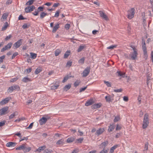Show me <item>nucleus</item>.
<instances>
[{
    "mask_svg": "<svg viewBox=\"0 0 153 153\" xmlns=\"http://www.w3.org/2000/svg\"><path fill=\"white\" fill-rule=\"evenodd\" d=\"M149 123V115L147 114H145L144 117L143 123L142 125L143 128V129L146 128L148 126Z\"/></svg>",
    "mask_w": 153,
    "mask_h": 153,
    "instance_id": "f257e3e1",
    "label": "nucleus"
},
{
    "mask_svg": "<svg viewBox=\"0 0 153 153\" xmlns=\"http://www.w3.org/2000/svg\"><path fill=\"white\" fill-rule=\"evenodd\" d=\"M133 49V52L131 53V55H130V56H131V59L132 60H135L137 57L138 53L137 52V50L135 48L134 46H131V47Z\"/></svg>",
    "mask_w": 153,
    "mask_h": 153,
    "instance_id": "f03ea898",
    "label": "nucleus"
},
{
    "mask_svg": "<svg viewBox=\"0 0 153 153\" xmlns=\"http://www.w3.org/2000/svg\"><path fill=\"white\" fill-rule=\"evenodd\" d=\"M135 10V9L134 8H132L128 11L127 17L128 19H130L134 17Z\"/></svg>",
    "mask_w": 153,
    "mask_h": 153,
    "instance_id": "7ed1b4c3",
    "label": "nucleus"
},
{
    "mask_svg": "<svg viewBox=\"0 0 153 153\" xmlns=\"http://www.w3.org/2000/svg\"><path fill=\"white\" fill-rule=\"evenodd\" d=\"M22 39H20L17 41L16 43H15L13 46V47L14 48H17L21 46L22 43Z\"/></svg>",
    "mask_w": 153,
    "mask_h": 153,
    "instance_id": "20e7f679",
    "label": "nucleus"
},
{
    "mask_svg": "<svg viewBox=\"0 0 153 153\" xmlns=\"http://www.w3.org/2000/svg\"><path fill=\"white\" fill-rule=\"evenodd\" d=\"M90 70V67H87L83 71L82 73V76L83 77H86L89 74Z\"/></svg>",
    "mask_w": 153,
    "mask_h": 153,
    "instance_id": "39448f33",
    "label": "nucleus"
},
{
    "mask_svg": "<svg viewBox=\"0 0 153 153\" xmlns=\"http://www.w3.org/2000/svg\"><path fill=\"white\" fill-rule=\"evenodd\" d=\"M7 107H4L0 109V115H3L6 114L7 111L8 110Z\"/></svg>",
    "mask_w": 153,
    "mask_h": 153,
    "instance_id": "423d86ee",
    "label": "nucleus"
},
{
    "mask_svg": "<svg viewBox=\"0 0 153 153\" xmlns=\"http://www.w3.org/2000/svg\"><path fill=\"white\" fill-rule=\"evenodd\" d=\"M99 12L101 17L106 21L108 20L109 19L105 13L102 11H100Z\"/></svg>",
    "mask_w": 153,
    "mask_h": 153,
    "instance_id": "0eeeda50",
    "label": "nucleus"
},
{
    "mask_svg": "<svg viewBox=\"0 0 153 153\" xmlns=\"http://www.w3.org/2000/svg\"><path fill=\"white\" fill-rule=\"evenodd\" d=\"M12 43L10 42L7 45H6L1 50V52H4L5 51L7 50L8 49H10L12 45Z\"/></svg>",
    "mask_w": 153,
    "mask_h": 153,
    "instance_id": "6e6552de",
    "label": "nucleus"
},
{
    "mask_svg": "<svg viewBox=\"0 0 153 153\" xmlns=\"http://www.w3.org/2000/svg\"><path fill=\"white\" fill-rule=\"evenodd\" d=\"M10 99L11 98L10 97H7L5 98L0 102V105H3L7 103Z\"/></svg>",
    "mask_w": 153,
    "mask_h": 153,
    "instance_id": "1a4fd4ad",
    "label": "nucleus"
},
{
    "mask_svg": "<svg viewBox=\"0 0 153 153\" xmlns=\"http://www.w3.org/2000/svg\"><path fill=\"white\" fill-rule=\"evenodd\" d=\"M47 118L44 117H42L41 119L39 120V123L41 125H42L43 124H45L46 122H47Z\"/></svg>",
    "mask_w": 153,
    "mask_h": 153,
    "instance_id": "9d476101",
    "label": "nucleus"
},
{
    "mask_svg": "<svg viewBox=\"0 0 153 153\" xmlns=\"http://www.w3.org/2000/svg\"><path fill=\"white\" fill-rule=\"evenodd\" d=\"M16 144V143L15 142H10L6 144V146L8 147H14Z\"/></svg>",
    "mask_w": 153,
    "mask_h": 153,
    "instance_id": "9b49d317",
    "label": "nucleus"
},
{
    "mask_svg": "<svg viewBox=\"0 0 153 153\" xmlns=\"http://www.w3.org/2000/svg\"><path fill=\"white\" fill-rule=\"evenodd\" d=\"M108 142L107 141L102 143L100 145V148L102 149H105V147L108 144Z\"/></svg>",
    "mask_w": 153,
    "mask_h": 153,
    "instance_id": "f8f14e48",
    "label": "nucleus"
},
{
    "mask_svg": "<svg viewBox=\"0 0 153 153\" xmlns=\"http://www.w3.org/2000/svg\"><path fill=\"white\" fill-rule=\"evenodd\" d=\"M94 101L93 99H91L88 100L85 103V105L86 106H88L91 105L94 103Z\"/></svg>",
    "mask_w": 153,
    "mask_h": 153,
    "instance_id": "ddd939ff",
    "label": "nucleus"
},
{
    "mask_svg": "<svg viewBox=\"0 0 153 153\" xmlns=\"http://www.w3.org/2000/svg\"><path fill=\"white\" fill-rule=\"evenodd\" d=\"M24 82H27L31 81V79L28 78L27 77H25L23 78L22 80Z\"/></svg>",
    "mask_w": 153,
    "mask_h": 153,
    "instance_id": "4468645a",
    "label": "nucleus"
},
{
    "mask_svg": "<svg viewBox=\"0 0 153 153\" xmlns=\"http://www.w3.org/2000/svg\"><path fill=\"white\" fill-rule=\"evenodd\" d=\"M31 150V148L30 147H27L25 145L24 149L23 151L24 152H29Z\"/></svg>",
    "mask_w": 153,
    "mask_h": 153,
    "instance_id": "2eb2a0df",
    "label": "nucleus"
},
{
    "mask_svg": "<svg viewBox=\"0 0 153 153\" xmlns=\"http://www.w3.org/2000/svg\"><path fill=\"white\" fill-rule=\"evenodd\" d=\"M59 24L58 23L55 25L53 27L52 32L53 33H55L57 30L59 28Z\"/></svg>",
    "mask_w": 153,
    "mask_h": 153,
    "instance_id": "dca6fc26",
    "label": "nucleus"
},
{
    "mask_svg": "<svg viewBox=\"0 0 153 153\" xmlns=\"http://www.w3.org/2000/svg\"><path fill=\"white\" fill-rule=\"evenodd\" d=\"M18 113L17 111H15L14 113L11 114L9 117L10 119L13 118L15 116L18 115Z\"/></svg>",
    "mask_w": 153,
    "mask_h": 153,
    "instance_id": "f3484780",
    "label": "nucleus"
},
{
    "mask_svg": "<svg viewBox=\"0 0 153 153\" xmlns=\"http://www.w3.org/2000/svg\"><path fill=\"white\" fill-rule=\"evenodd\" d=\"M46 148V146L45 145L39 147L37 149H36V151H38L40 152L41 151L44 150Z\"/></svg>",
    "mask_w": 153,
    "mask_h": 153,
    "instance_id": "a211bd4d",
    "label": "nucleus"
},
{
    "mask_svg": "<svg viewBox=\"0 0 153 153\" xmlns=\"http://www.w3.org/2000/svg\"><path fill=\"white\" fill-rule=\"evenodd\" d=\"M105 98L107 102H112L113 99H111V97L109 96H106L105 97Z\"/></svg>",
    "mask_w": 153,
    "mask_h": 153,
    "instance_id": "6ab92c4d",
    "label": "nucleus"
},
{
    "mask_svg": "<svg viewBox=\"0 0 153 153\" xmlns=\"http://www.w3.org/2000/svg\"><path fill=\"white\" fill-rule=\"evenodd\" d=\"M85 57H82L78 61V63L81 65L83 64L85 62Z\"/></svg>",
    "mask_w": 153,
    "mask_h": 153,
    "instance_id": "aec40b11",
    "label": "nucleus"
},
{
    "mask_svg": "<svg viewBox=\"0 0 153 153\" xmlns=\"http://www.w3.org/2000/svg\"><path fill=\"white\" fill-rule=\"evenodd\" d=\"M118 146V145H116L112 147L110 149L109 153H113L115 149L117 148Z\"/></svg>",
    "mask_w": 153,
    "mask_h": 153,
    "instance_id": "412c9836",
    "label": "nucleus"
},
{
    "mask_svg": "<svg viewBox=\"0 0 153 153\" xmlns=\"http://www.w3.org/2000/svg\"><path fill=\"white\" fill-rule=\"evenodd\" d=\"M71 87V85L70 84H69L68 85H66L63 88V90L64 91H67Z\"/></svg>",
    "mask_w": 153,
    "mask_h": 153,
    "instance_id": "4be33fe9",
    "label": "nucleus"
},
{
    "mask_svg": "<svg viewBox=\"0 0 153 153\" xmlns=\"http://www.w3.org/2000/svg\"><path fill=\"white\" fill-rule=\"evenodd\" d=\"M25 145V144H23L22 145H20L17 147L16 149V150H23L24 149Z\"/></svg>",
    "mask_w": 153,
    "mask_h": 153,
    "instance_id": "5701e85b",
    "label": "nucleus"
},
{
    "mask_svg": "<svg viewBox=\"0 0 153 153\" xmlns=\"http://www.w3.org/2000/svg\"><path fill=\"white\" fill-rule=\"evenodd\" d=\"M104 130L103 129L100 128L96 131L97 134L98 135L101 134L103 132Z\"/></svg>",
    "mask_w": 153,
    "mask_h": 153,
    "instance_id": "b1692460",
    "label": "nucleus"
},
{
    "mask_svg": "<svg viewBox=\"0 0 153 153\" xmlns=\"http://www.w3.org/2000/svg\"><path fill=\"white\" fill-rule=\"evenodd\" d=\"M48 15L47 13H45L44 12H42L40 14V18L41 19H43L45 17Z\"/></svg>",
    "mask_w": 153,
    "mask_h": 153,
    "instance_id": "393cba45",
    "label": "nucleus"
},
{
    "mask_svg": "<svg viewBox=\"0 0 153 153\" xmlns=\"http://www.w3.org/2000/svg\"><path fill=\"white\" fill-rule=\"evenodd\" d=\"M8 26V24L7 22H6L4 23V25L3 27L1 28V30L2 31H4L5 30L7 27Z\"/></svg>",
    "mask_w": 153,
    "mask_h": 153,
    "instance_id": "a878e982",
    "label": "nucleus"
},
{
    "mask_svg": "<svg viewBox=\"0 0 153 153\" xmlns=\"http://www.w3.org/2000/svg\"><path fill=\"white\" fill-rule=\"evenodd\" d=\"M42 71V68L40 67H39L38 68L36 69V70H35V73L36 74H38L39 73Z\"/></svg>",
    "mask_w": 153,
    "mask_h": 153,
    "instance_id": "bb28decb",
    "label": "nucleus"
},
{
    "mask_svg": "<svg viewBox=\"0 0 153 153\" xmlns=\"http://www.w3.org/2000/svg\"><path fill=\"white\" fill-rule=\"evenodd\" d=\"M64 140L63 139H61L60 140H58L56 143L57 145H62L64 143Z\"/></svg>",
    "mask_w": 153,
    "mask_h": 153,
    "instance_id": "cd10ccee",
    "label": "nucleus"
},
{
    "mask_svg": "<svg viewBox=\"0 0 153 153\" xmlns=\"http://www.w3.org/2000/svg\"><path fill=\"white\" fill-rule=\"evenodd\" d=\"M36 0H30L28 1L26 4V5L30 6L32 5L33 2L35 1Z\"/></svg>",
    "mask_w": 153,
    "mask_h": 153,
    "instance_id": "c85d7f7f",
    "label": "nucleus"
},
{
    "mask_svg": "<svg viewBox=\"0 0 153 153\" xmlns=\"http://www.w3.org/2000/svg\"><path fill=\"white\" fill-rule=\"evenodd\" d=\"M115 128V126L114 125H111L109 127L108 129V131L109 132H110L112 131Z\"/></svg>",
    "mask_w": 153,
    "mask_h": 153,
    "instance_id": "c756f323",
    "label": "nucleus"
},
{
    "mask_svg": "<svg viewBox=\"0 0 153 153\" xmlns=\"http://www.w3.org/2000/svg\"><path fill=\"white\" fill-rule=\"evenodd\" d=\"M25 11L26 13H28L32 11L31 9L30 6H29L25 8Z\"/></svg>",
    "mask_w": 153,
    "mask_h": 153,
    "instance_id": "7c9ffc66",
    "label": "nucleus"
},
{
    "mask_svg": "<svg viewBox=\"0 0 153 153\" xmlns=\"http://www.w3.org/2000/svg\"><path fill=\"white\" fill-rule=\"evenodd\" d=\"M85 48V45H80L77 50V51L78 52H79L81 51L84 48Z\"/></svg>",
    "mask_w": 153,
    "mask_h": 153,
    "instance_id": "2f4dec72",
    "label": "nucleus"
},
{
    "mask_svg": "<svg viewBox=\"0 0 153 153\" xmlns=\"http://www.w3.org/2000/svg\"><path fill=\"white\" fill-rule=\"evenodd\" d=\"M70 53V51H66L64 54V58L65 59L67 58L69 55Z\"/></svg>",
    "mask_w": 153,
    "mask_h": 153,
    "instance_id": "473e14b6",
    "label": "nucleus"
},
{
    "mask_svg": "<svg viewBox=\"0 0 153 153\" xmlns=\"http://www.w3.org/2000/svg\"><path fill=\"white\" fill-rule=\"evenodd\" d=\"M31 58V59H35L37 56V54L32 52L30 53Z\"/></svg>",
    "mask_w": 153,
    "mask_h": 153,
    "instance_id": "72a5a7b5",
    "label": "nucleus"
},
{
    "mask_svg": "<svg viewBox=\"0 0 153 153\" xmlns=\"http://www.w3.org/2000/svg\"><path fill=\"white\" fill-rule=\"evenodd\" d=\"M61 52V51L59 49H56L55 52V56H58Z\"/></svg>",
    "mask_w": 153,
    "mask_h": 153,
    "instance_id": "f704fd0d",
    "label": "nucleus"
},
{
    "mask_svg": "<svg viewBox=\"0 0 153 153\" xmlns=\"http://www.w3.org/2000/svg\"><path fill=\"white\" fill-rule=\"evenodd\" d=\"M80 82H81L80 80H77L74 83V87H76L77 86H78Z\"/></svg>",
    "mask_w": 153,
    "mask_h": 153,
    "instance_id": "c9c22d12",
    "label": "nucleus"
},
{
    "mask_svg": "<svg viewBox=\"0 0 153 153\" xmlns=\"http://www.w3.org/2000/svg\"><path fill=\"white\" fill-rule=\"evenodd\" d=\"M74 140V139L73 137L69 138L67 140V142L68 143H70L73 142Z\"/></svg>",
    "mask_w": 153,
    "mask_h": 153,
    "instance_id": "e433bc0d",
    "label": "nucleus"
},
{
    "mask_svg": "<svg viewBox=\"0 0 153 153\" xmlns=\"http://www.w3.org/2000/svg\"><path fill=\"white\" fill-rule=\"evenodd\" d=\"M13 87V90H19L20 89V88L19 86L18 85H14L13 86H12Z\"/></svg>",
    "mask_w": 153,
    "mask_h": 153,
    "instance_id": "4c0bfd02",
    "label": "nucleus"
},
{
    "mask_svg": "<svg viewBox=\"0 0 153 153\" xmlns=\"http://www.w3.org/2000/svg\"><path fill=\"white\" fill-rule=\"evenodd\" d=\"M72 62L70 61H68L67 62L66 65V67H70L71 66V65L72 64Z\"/></svg>",
    "mask_w": 153,
    "mask_h": 153,
    "instance_id": "58836bf2",
    "label": "nucleus"
},
{
    "mask_svg": "<svg viewBox=\"0 0 153 153\" xmlns=\"http://www.w3.org/2000/svg\"><path fill=\"white\" fill-rule=\"evenodd\" d=\"M104 82L106 85L108 87H111V83L109 82L104 80Z\"/></svg>",
    "mask_w": 153,
    "mask_h": 153,
    "instance_id": "ea45409f",
    "label": "nucleus"
},
{
    "mask_svg": "<svg viewBox=\"0 0 153 153\" xmlns=\"http://www.w3.org/2000/svg\"><path fill=\"white\" fill-rule=\"evenodd\" d=\"M143 54H144V58H145V59H146L147 58L148 55L147 53V51H143Z\"/></svg>",
    "mask_w": 153,
    "mask_h": 153,
    "instance_id": "a19ab883",
    "label": "nucleus"
},
{
    "mask_svg": "<svg viewBox=\"0 0 153 153\" xmlns=\"http://www.w3.org/2000/svg\"><path fill=\"white\" fill-rule=\"evenodd\" d=\"M53 151L52 150L47 149L43 151V153H51Z\"/></svg>",
    "mask_w": 153,
    "mask_h": 153,
    "instance_id": "79ce46f5",
    "label": "nucleus"
},
{
    "mask_svg": "<svg viewBox=\"0 0 153 153\" xmlns=\"http://www.w3.org/2000/svg\"><path fill=\"white\" fill-rule=\"evenodd\" d=\"M44 7H39L38 8L37 11L39 12L40 11H42L43 10Z\"/></svg>",
    "mask_w": 153,
    "mask_h": 153,
    "instance_id": "37998d69",
    "label": "nucleus"
},
{
    "mask_svg": "<svg viewBox=\"0 0 153 153\" xmlns=\"http://www.w3.org/2000/svg\"><path fill=\"white\" fill-rule=\"evenodd\" d=\"M70 27V24H66L65 26V28L67 30H68Z\"/></svg>",
    "mask_w": 153,
    "mask_h": 153,
    "instance_id": "c03bdc74",
    "label": "nucleus"
},
{
    "mask_svg": "<svg viewBox=\"0 0 153 153\" xmlns=\"http://www.w3.org/2000/svg\"><path fill=\"white\" fill-rule=\"evenodd\" d=\"M13 91V87L12 86H11L9 88L7 91L8 92L11 93Z\"/></svg>",
    "mask_w": 153,
    "mask_h": 153,
    "instance_id": "a18cd8bd",
    "label": "nucleus"
},
{
    "mask_svg": "<svg viewBox=\"0 0 153 153\" xmlns=\"http://www.w3.org/2000/svg\"><path fill=\"white\" fill-rule=\"evenodd\" d=\"M108 152V150L105 149H103L99 153H107Z\"/></svg>",
    "mask_w": 153,
    "mask_h": 153,
    "instance_id": "49530a36",
    "label": "nucleus"
},
{
    "mask_svg": "<svg viewBox=\"0 0 153 153\" xmlns=\"http://www.w3.org/2000/svg\"><path fill=\"white\" fill-rule=\"evenodd\" d=\"M29 25H27L26 24H25L22 26V27L23 29H25L29 27Z\"/></svg>",
    "mask_w": 153,
    "mask_h": 153,
    "instance_id": "de8ad7c7",
    "label": "nucleus"
},
{
    "mask_svg": "<svg viewBox=\"0 0 153 153\" xmlns=\"http://www.w3.org/2000/svg\"><path fill=\"white\" fill-rule=\"evenodd\" d=\"M5 57V56L3 55L0 57V64L3 61V59Z\"/></svg>",
    "mask_w": 153,
    "mask_h": 153,
    "instance_id": "09e8293b",
    "label": "nucleus"
},
{
    "mask_svg": "<svg viewBox=\"0 0 153 153\" xmlns=\"http://www.w3.org/2000/svg\"><path fill=\"white\" fill-rule=\"evenodd\" d=\"M59 14V10H57L56 11L55 15L54 16V17H58Z\"/></svg>",
    "mask_w": 153,
    "mask_h": 153,
    "instance_id": "8fccbe9b",
    "label": "nucleus"
},
{
    "mask_svg": "<svg viewBox=\"0 0 153 153\" xmlns=\"http://www.w3.org/2000/svg\"><path fill=\"white\" fill-rule=\"evenodd\" d=\"M8 16V15L6 13H4L3 14L2 16V18L3 19H6Z\"/></svg>",
    "mask_w": 153,
    "mask_h": 153,
    "instance_id": "3c124183",
    "label": "nucleus"
},
{
    "mask_svg": "<svg viewBox=\"0 0 153 153\" xmlns=\"http://www.w3.org/2000/svg\"><path fill=\"white\" fill-rule=\"evenodd\" d=\"M18 79V78H17V77L14 78L10 80V82H15L16 81V80H17Z\"/></svg>",
    "mask_w": 153,
    "mask_h": 153,
    "instance_id": "603ef678",
    "label": "nucleus"
},
{
    "mask_svg": "<svg viewBox=\"0 0 153 153\" xmlns=\"http://www.w3.org/2000/svg\"><path fill=\"white\" fill-rule=\"evenodd\" d=\"M12 36L11 35H10L8 36H7L5 39L6 41H7L9 39L11 38L12 37Z\"/></svg>",
    "mask_w": 153,
    "mask_h": 153,
    "instance_id": "864d4df0",
    "label": "nucleus"
},
{
    "mask_svg": "<svg viewBox=\"0 0 153 153\" xmlns=\"http://www.w3.org/2000/svg\"><path fill=\"white\" fill-rule=\"evenodd\" d=\"M117 45H112L111 46L108 47H107V48L108 49H113L114 48H116Z\"/></svg>",
    "mask_w": 153,
    "mask_h": 153,
    "instance_id": "5fc2aeb1",
    "label": "nucleus"
},
{
    "mask_svg": "<svg viewBox=\"0 0 153 153\" xmlns=\"http://www.w3.org/2000/svg\"><path fill=\"white\" fill-rule=\"evenodd\" d=\"M87 88V86H86L84 88H81L79 90V92H81L82 91H84Z\"/></svg>",
    "mask_w": 153,
    "mask_h": 153,
    "instance_id": "6e6d98bb",
    "label": "nucleus"
},
{
    "mask_svg": "<svg viewBox=\"0 0 153 153\" xmlns=\"http://www.w3.org/2000/svg\"><path fill=\"white\" fill-rule=\"evenodd\" d=\"M18 54V53L17 52H15L13 54L12 56V59L14 58L15 57V56H17Z\"/></svg>",
    "mask_w": 153,
    "mask_h": 153,
    "instance_id": "4d7b16f0",
    "label": "nucleus"
},
{
    "mask_svg": "<svg viewBox=\"0 0 153 153\" xmlns=\"http://www.w3.org/2000/svg\"><path fill=\"white\" fill-rule=\"evenodd\" d=\"M122 89L121 88L120 89H114V91L116 92H120L122 91Z\"/></svg>",
    "mask_w": 153,
    "mask_h": 153,
    "instance_id": "13d9d810",
    "label": "nucleus"
},
{
    "mask_svg": "<svg viewBox=\"0 0 153 153\" xmlns=\"http://www.w3.org/2000/svg\"><path fill=\"white\" fill-rule=\"evenodd\" d=\"M26 18H25L23 17V16L22 15H20L18 18V19L19 20H22L26 19Z\"/></svg>",
    "mask_w": 153,
    "mask_h": 153,
    "instance_id": "bf43d9fd",
    "label": "nucleus"
},
{
    "mask_svg": "<svg viewBox=\"0 0 153 153\" xmlns=\"http://www.w3.org/2000/svg\"><path fill=\"white\" fill-rule=\"evenodd\" d=\"M20 138V140L19 142H21V141L24 140H28L27 137H24L23 138H22L21 137Z\"/></svg>",
    "mask_w": 153,
    "mask_h": 153,
    "instance_id": "052dcab7",
    "label": "nucleus"
},
{
    "mask_svg": "<svg viewBox=\"0 0 153 153\" xmlns=\"http://www.w3.org/2000/svg\"><path fill=\"white\" fill-rule=\"evenodd\" d=\"M12 2V1L11 0H8L6 1V4L7 5H9L11 4Z\"/></svg>",
    "mask_w": 153,
    "mask_h": 153,
    "instance_id": "680f3d73",
    "label": "nucleus"
},
{
    "mask_svg": "<svg viewBox=\"0 0 153 153\" xmlns=\"http://www.w3.org/2000/svg\"><path fill=\"white\" fill-rule=\"evenodd\" d=\"M149 143H146L145 144L144 149L146 150H147L148 147Z\"/></svg>",
    "mask_w": 153,
    "mask_h": 153,
    "instance_id": "e2e57ef3",
    "label": "nucleus"
},
{
    "mask_svg": "<svg viewBox=\"0 0 153 153\" xmlns=\"http://www.w3.org/2000/svg\"><path fill=\"white\" fill-rule=\"evenodd\" d=\"M33 123H31L30 124V125H29V126L27 127L26 128L27 129H31L32 128V127L33 125Z\"/></svg>",
    "mask_w": 153,
    "mask_h": 153,
    "instance_id": "0e129e2a",
    "label": "nucleus"
},
{
    "mask_svg": "<svg viewBox=\"0 0 153 153\" xmlns=\"http://www.w3.org/2000/svg\"><path fill=\"white\" fill-rule=\"evenodd\" d=\"M150 2L151 3V5H152L151 7L153 13V0H149Z\"/></svg>",
    "mask_w": 153,
    "mask_h": 153,
    "instance_id": "69168bd1",
    "label": "nucleus"
},
{
    "mask_svg": "<svg viewBox=\"0 0 153 153\" xmlns=\"http://www.w3.org/2000/svg\"><path fill=\"white\" fill-rule=\"evenodd\" d=\"M5 121H3L0 122V127L4 126L5 124Z\"/></svg>",
    "mask_w": 153,
    "mask_h": 153,
    "instance_id": "338daca9",
    "label": "nucleus"
},
{
    "mask_svg": "<svg viewBox=\"0 0 153 153\" xmlns=\"http://www.w3.org/2000/svg\"><path fill=\"white\" fill-rule=\"evenodd\" d=\"M68 79V76H66L64 77V79L62 81L63 82H66Z\"/></svg>",
    "mask_w": 153,
    "mask_h": 153,
    "instance_id": "774afa93",
    "label": "nucleus"
}]
</instances>
